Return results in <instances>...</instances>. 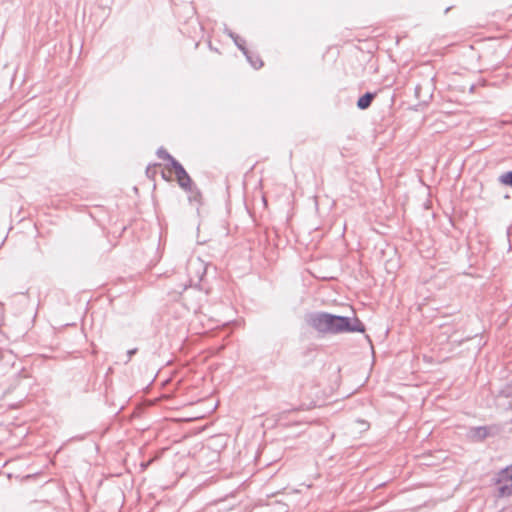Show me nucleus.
<instances>
[{"label":"nucleus","instance_id":"nucleus-1","mask_svg":"<svg viewBox=\"0 0 512 512\" xmlns=\"http://www.w3.org/2000/svg\"><path fill=\"white\" fill-rule=\"evenodd\" d=\"M306 323L320 334L364 333L365 325L357 317L335 315L328 312H311Z\"/></svg>","mask_w":512,"mask_h":512},{"label":"nucleus","instance_id":"nucleus-2","mask_svg":"<svg viewBox=\"0 0 512 512\" xmlns=\"http://www.w3.org/2000/svg\"><path fill=\"white\" fill-rule=\"evenodd\" d=\"M493 482L497 487L499 497L512 496V463L498 471Z\"/></svg>","mask_w":512,"mask_h":512},{"label":"nucleus","instance_id":"nucleus-3","mask_svg":"<svg viewBox=\"0 0 512 512\" xmlns=\"http://www.w3.org/2000/svg\"><path fill=\"white\" fill-rule=\"evenodd\" d=\"M169 168L174 170L180 188L184 191H189L193 182L183 165L178 160H173Z\"/></svg>","mask_w":512,"mask_h":512},{"label":"nucleus","instance_id":"nucleus-4","mask_svg":"<svg viewBox=\"0 0 512 512\" xmlns=\"http://www.w3.org/2000/svg\"><path fill=\"white\" fill-rule=\"evenodd\" d=\"M422 89H425V97L426 99H431L433 95V91L435 89L434 76L427 77L423 79L421 83L415 85V97L419 100L423 98Z\"/></svg>","mask_w":512,"mask_h":512},{"label":"nucleus","instance_id":"nucleus-5","mask_svg":"<svg viewBox=\"0 0 512 512\" xmlns=\"http://www.w3.org/2000/svg\"><path fill=\"white\" fill-rule=\"evenodd\" d=\"M493 430H495L494 426H477L471 427L468 434L473 440L481 442L493 435L495 433Z\"/></svg>","mask_w":512,"mask_h":512},{"label":"nucleus","instance_id":"nucleus-6","mask_svg":"<svg viewBox=\"0 0 512 512\" xmlns=\"http://www.w3.org/2000/svg\"><path fill=\"white\" fill-rule=\"evenodd\" d=\"M376 96V92H366L362 96H360L357 100V108L360 110H365L370 107L373 99Z\"/></svg>","mask_w":512,"mask_h":512},{"label":"nucleus","instance_id":"nucleus-7","mask_svg":"<svg viewBox=\"0 0 512 512\" xmlns=\"http://www.w3.org/2000/svg\"><path fill=\"white\" fill-rule=\"evenodd\" d=\"M186 192L189 193V196H188L189 202L191 204L196 205V207L198 209L199 206L202 203V193H201V191L196 186H193V184H192L190 190L186 191Z\"/></svg>","mask_w":512,"mask_h":512},{"label":"nucleus","instance_id":"nucleus-8","mask_svg":"<svg viewBox=\"0 0 512 512\" xmlns=\"http://www.w3.org/2000/svg\"><path fill=\"white\" fill-rule=\"evenodd\" d=\"M225 33L233 40L237 48L243 54H246V50H248V48L246 47V41L231 30L225 29Z\"/></svg>","mask_w":512,"mask_h":512},{"label":"nucleus","instance_id":"nucleus-9","mask_svg":"<svg viewBox=\"0 0 512 512\" xmlns=\"http://www.w3.org/2000/svg\"><path fill=\"white\" fill-rule=\"evenodd\" d=\"M497 397L509 399L507 408L512 409V381L500 389Z\"/></svg>","mask_w":512,"mask_h":512},{"label":"nucleus","instance_id":"nucleus-10","mask_svg":"<svg viewBox=\"0 0 512 512\" xmlns=\"http://www.w3.org/2000/svg\"><path fill=\"white\" fill-rule=\"evenodd\" d=\"M243 55L246 57L247 61L253 68L259 69L263 66V61L261 60L260 56L251 52L249 49L246 50V54Z\"/></svg>","mask_w":512,"mask_h":512},{"label":"nucleus","instance_id":"nucleus-11","mask_svg":"<svg viewBox=\"0 0 512 512\" xmlns=\"http://www.w3.org/2000/svg\"><path fill=\"white\" fill-rule=\"evenodd\" d=\"M156 155L158 156V158L160 159H163V160H166L168 163H167V167L171 166L172 165V161L173 160H176L165 148L163 147H160L157 149L156 151Z\"/></svg>","mask_w":512,"mask_h":512},{"label":"nucleus","instance_id":"nucleus-12","mask_svg":"<svg viewBox=\"0 0 512 512\" xmlns=\"http://www.w3.org/2000/svg\"><path fill=\"white\" fill-rule=\"evenodd\" d=\"M497 180L501 185L512 188V170L502 173Z\"/></svg>","mask_w":512,"mask_h":512},{"label":"nucleus","instance_id":"nucleus-13","mask_svg":"<svg viewBox=\"0 0 512 512\" xmlns=\"http://www.w3.org/2000/svg\"><path fill=\"white\" fill-rule=\"evenodd\" d=\"M159 166L158 163H154V164H149L147 167H146V176L149 178V179H152L154 180L156 174H157V171H156V167Z\"/></svg>","mask_w":512,"mask_h":512},{"label":"nucleus","instance_id":"nucleus-14","mask_svg":"<svg viewBox=\"0 0 512 512\" xmlns=\"http://www.w3.org/2000/svg\"><path fill=\"white\" fill-rule=\"evenodd\" d=\"M137 348H132L127 351V359L124 361L125 364L129 363L132 356H134L137 353Z\"/></svg>","mask_w":512,"mask_h":512},{"label":"nucleus","instance_id":"nucleus-15","mask_svg":"<svg viewBox=\"0 0 512 512\" xmlns=\"http://www.w3.org/2000/svg\"><path fill=\"white\" fill-rule=\"evenodd\" d=\"M152 461H153V460H152V459H150V460H149V461H147V462H143V463H141V465H140V466H141V469H142V470H146V469L148 468V466L152 463Z\"/></svg>","mask_w":512,"mask_h":512},{"label":"nucleus","instance_id":"nucleus-16","mask_svg":"<svg viewBox=\"0 0 512 512\" xmlns=\"http://www.w3.org/2000/svg\"><path fill=\"white\" fill-rule=\"evenodd\" d=\"M161 176H162V178H163L164 180H166V181H169V180H170V178L166 176V174H165V172H164V171H162V172H161Z\"/></svg>","mask_w":512,"mask_h":512},{"label":"nucleus","instance_id":"nucleus-17","mask_svg":"<svg viewBox=\"0 0 512 512\" xmlns=\"http://www.w3.org/2000/svg\"><path fill=\"white\" fill-rule=\"evenodd\" d=\"M422 96H423V98H426V97H425V89H422ZM423 101H426V100H425V99H423Z\"/></svg>","mask_w":512,"mask_h":512},{"label":"nucleus","instance_id":"nucleus-18","mask_svg":"<svg viewBox=\"0 0 512 512\" xmlns=\"http://www.w3.org/2000/svg\"><path fill=\"white\" fill-rule=\"evenodd\" d=\"M449 10H450V7H447V8L445 9V13H447Z\"/></svg>","mask_w":512,"mask_h":512},{"label":"nucleus","instance_id":"nucleus-19","mask_svg":"<svg viewBox=\"0 0 512 512\" xmlns=\"http://www.w3.org/2000/svg\"><path fill=\"white\" fill-rule=\"evenodd\" d=\"M3 305H4V304L0 301V307H3Z\"/></svg>","mask_w":512,"mask_h":512}]
</instances>
